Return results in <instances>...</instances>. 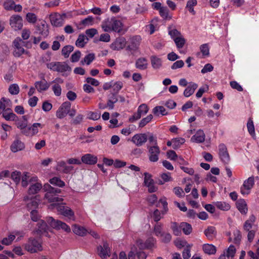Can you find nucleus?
<instances>
[{"mask_svg": "<svg viewBox=\"0 0 259 259\" xmlns=\"http://www.w3.org/2000/svg\"><path fill=\"white\" fill-rule=\"evenodd\" d=\"M44 190L47 192L45 194V198L50 202H59L63 200V199L58 196V194L60 193L61 190L57 188L52 187L49 184H46L44 186Z\"/></svg>", "mask_w": 259, "mask_h": 259, "instance_id": "nucleus-1", "label": "nucleus"}, {"mask_svg": "<svg viewBox=\"0 0 259 259\" xmlns=\"http://www.w3.org/2000/svg\"><path fill=\"white\" fill-rule=\"evenodd\" d=\"M14 46L13 55L15 57H20L23 54H26L30 56L28 51L25 50L23 47H27L28 42L23 40L19 37H16L13 41Z\"/></svg>", "mask_w": 259, "mask_h": 259, "instance_id": "nucleus-2", "label": "nucleus"}, {"mask_svg": "<svg viewBox=\"0 0 259 259\" xmlns=\"http://www.w3.org/2000/svg\"><path fill=\"white\" fill-rule=\"evenodd\" d=\"M52 208H56L57 211L61 215L72 221L75 220L74 211L68 206L65 205V203H53L51 205Z\"/></svg>", "mask_w": 259, "mask_h": 259, "instance_id": "nucleus-3", "label": "nucleus"}, {"mask_svg": "<svg viewBox=\"0 0 259 259\" xmlns=\"http://www.w3.org/2000/svg\"><path fill=\"white\" fill-rule=\"evenodd\" d=\"M47 222L53 229L60 230H62L67 233L71 231V229L65 223L60 220H55L51 217L47 218Z\"/></svg>", "mask_w": 259, "mask_h": 259, "instance_id": "nucleus-4", "label": "nucleus"}, {"mask_svg": "<svg viewBox=\"0 0 259 259\" xmlns=\"http://www.w3.org/2000/svg\"><path fill=\"white\" fill-rule=\"evenodd\" d=\"M25 249L30 253H35L42 250L41 244L38 240L33 238H30L25 244Z\"/></svg>", "mask_w": 259, "mask_h": 259, "instance_id": "nucleus-5", "label": "nucleus"}, {"mask_svg": "<svg viewBox=\"0 0 259 259\" xmlns=\"http://www.w3.org/2000/svg\"><path fill=\"white\" fill-rule=\"evenodd\" d=\"M71 108V103L65 102L62 104L56 112V116L60 119L65 117L69 113Z\"/></svg>", "mask_w": 259, "mask_h": 259, "instance_id": "nucleus-6", "label": "nucleus"}, {"mask_svg": "<svg viewBox=\"0 0 259 259\" xmlns=\"http://www.w3.org/2000/svg\"><path fill=\"white\" fill-rule=\"evenodd\" d=\"M219 155L221 161L228 164L230 160V156L227 150V147L224 144H221L219 145Z\"/></svg>", "mask_w": 259, "mask_h": 259, "instance_id": "nucleus-7", "label": "nucleus"}, {"mask_svg": "<svg viewBox=\"0 0 259 259\" xmlns=\"http://www.w3.org/2000/svg\"><path fill=\"white\" fill-rule=\"evenodd\" d=\"M149 150V159L151 162H156L159 159V155L160 152V149L157 145L148 146Z\"/></svg>", "mask_w": 259, "mask_h": 259, "instance_id": "nucleus-8", "label": "nucleus"}, {"mask_svg": "<svg viewBox=\"0 0 259 259\" xmlns=\"http://www.w3.org/2000/svg\"><path fill=\"white\" fill-rule=\"evenodd\" d=\"M148 140V136L146 134H137L132 139V142L137 146H142Z\"/></svg>", "mask_w": 259, "mask_h": 259, "instance_id": "nucleus-9", "label": "nucleus"}, {"mask_svg": "<svg viewBox=\"0 0 259 259\" xmlns=\"http://www.w3.org/2000/svg\"><path fill=\"white\" fill-rule=\"evenodd\" d=\"M37 33L42 35L44 38L46 37L49 33L48 26L45 21L39 20L36 26Z\"/></svg>", "mask_w": 259, "mask_h": 259, "instance_id": "nucleus-10", "label": "nucleus"}, {"mask_svg": "<svg viewBox=\"0 0 259 259\" xmlns=\"http://www.w3.org/2000/svg\"><path fill=\"white\" fill-rule=\"evenodd\" d=\"M254 184V177L252 176L248 178L244 182L243 185L241 188V193L243 195L248 194L249 190L253 187Z\"/></svg>", "mask_w": 259, "mask_h": 259, "instance_id": "nucleus-11", "label": "nucleus"}, {"mask_svg": "<svg viewBox=\"0 0 259 259\" xmlns=\"http://www.w3.org/2000/svg\"><path fill=\"white\" fill-rule=\"evenodd\" d=\"M98 254L102 258H106L110 255V250L107 242L103 243V246L100 245L97 247Z\"/></svg>", "mask_w": 259, "mask_h": 259, "instance_id": "nucleus-12", "label": "nucleus"}, {"mask_svg": "<svg viewBox=\"0 0 259 259\" xmlns=\"http://www.w3.org/2000/svg\"><path fill=\"white\" fill-rule=\"evenodd\" d=\"M126 39L123 37L117 38L111 45V48L113 50H120L124 48L126 45Z\"/></svg>", "mask_w": 259, "mask_h": 259, "instance_id": "nucleus-13", "label": "nucleus"}, {"mask_svg": "<svg viewBox=\"0 0 259 259\" xmlns=\"http://www.w3.org/2000/svg\"><path fill=\"white\" fill-rule=\"evenodd\" d=\"M10 24L15 31L21 29L23 25L22 17H11L10 20Z\"/></svg>", "mask_w": 259, "mask_h": 259, "instance_id": "nucleus-14", "label": "nucleus"}, {"mask_svg": "<svg viewBox=\"0 0 259 259\" xmlns=\"http://www.w3.org/2000/svg\"><path fill=\"white\" fill-rule=\"evenodd\" d=\"M71 71V67L65 62H57V66L55 71L62 73V75L67 76Z\"/></svg>", "mask_w": 259, "mask_h": 259, "instance_id": "nucleus-15", "label": "nucleus"}, {"mask_svg": "<svg viewBox=\"0 0 259 259\" xmlns=\"http://www.w3.org/2000/svg\"><path fill=\"white\" fill-rule=\"evenodd\" d=\"M37 228L34 233H36L37 235L41 236L44 233L47 232L49 230V227L48 226L46 222L44 220H40L37 224Z\"/></svg>", "mask_w": 259, "mask_h": 259, "instance_id": "nucleus-16", "label": "nucleus"}, {"mask_svg": "<svg viewBox=\"0 0 259 259\" xmlns=\"http://www.w3.org/2000/svg\"><path fill=\"white\" fill-rule=\"evenodd\" d=\"M97 161V157L91 154H86L81 157V161L85 164L93 165L96 164Z\"/></svg>", "mask_w": 259, "mask_h": 259, "instance_id": "nucleus-17", "label": "nucleus"}, {"mask_svg": "<svg viewBox=\"0 0 259 259\" xmlns=\"http://www.w3.org/2000/svg\"><path fill=\"white\" fill-rule=\"evenodd\" d=\"M12 102L9 99L6 98H2L0 100V112H3V111H10V109H11Z\"/></svg>", "mask_w": 259, "mask_h": 259, "instance_id": "nucleus-18", "label": "nucleus"}, {"mask_svg": "<svg viewBox=\"0 0 259 259\" xmlns=\"http://www.w3.org/2000/svg\"><path fill=\"white\" fill-rule=\"evenodd\" d=\"M140 37L135 36L133 37L130 40V44L127 47L126 49L128 51H136L140 44Z\"/></svg>", "mask_w": 259, "mask_h": 259, "instance_id": "nucleus-19", "label": "nucleus"}, {"mask_svg": "<svg viewBox=\"0 0 259 259\" xmlns=\"http://www.w3.org/2000/svg\"><path fill=\"white\" fill-rule=\"evenodd\" d=\"M236 207L240 212L243 214H246L248 211L247 204L243 199H240L236 203Z\"/></svg>", "mask_w": 259, "mask_h": 259, "instance_id": "nucleus-20", "label": "nucleus"}, {"mask_svg": "<svg viewBox=\"0 0 259 259\" xmlns=\"http://www.w3.org/2000/svg\"><path fill=\"white\" fill-rule=\"evenodd\" d=\"M0 115L7 121H16L18 117L17 115L13 112L11 109H10V111H3L2 113L0 112Z\"/></svg>", "mask_w": 259, "mask_h": 259, "instance_id": "nucleus-21", "label": "nucleus"}, {"mask_svg": "<svg viewBox=\"0 0 259 259\" xmlns=\"http://www.w3.org/2000/svg\"><path fill=\"white\" fill-rule=\"evenodd\" d=\"M112 31L120 33L122 30V23L119 20L111 18L110 21Z\"/></svg>", "mask_w": 259, "mask_h": 259, "instance_id": "nucleus-22", "label": "nucleus"}, {"mask_svg": "<svg viewBox=\"0 0 259 259\" xmlns=\"http://www.w3.org/2000/svg\"><path fill=\"white\" fill-rule=\"evenodd\" d=\"M44 81H36L34 83L35 88L38 92L40 93L42 91H47L50 87V84L47 82V81L45 79H44Z\"/></svg>", "mask_w": 259, "mask_h": 259, "instance_id": "nucleus-23", "label": "nucleus"}, {"mask_svg": "<svg viewBox=\"0 0 259 259\" xmlns=\"http://www.w3.org/2000/svg\"><path fill=\"white\" fill-rule=\"evenodd\" d=\"M205 137L203 131L199 130L192 137L191 140L196 143H202L205 140Z\"/></svg>", "mask_w": 259, "mask_h": 259, "instance_id": "nucleus-24", "label": "nucleus"}, {"mask_svg": "<svg viewBox=\"0 0 259 259\" xmlns=\"http://www.w3.org/2000/svg\"><path fill=\"white\" fill-rule=\"evenodd\" d=\"M107 101L108 106L109 109L112 110L114 108V104L118 101V94L115 93H112L108 96Z\"/></svg>", "mask_w": 259, "mask_h": 259, "instance_id": "nucleus-25", "label": "nucleus"}, {"mask_svg": "<svg viewBox=\"0 0 259 259\" xmlns=\"http://www.w3.org/2000/svg\"><path fill=\"white\" fill-rule=\"evenodd\" d=\"M148 60L144 57L138 58L136 62V67L137 68L140 70H145L148 67Z\"/></svg>", "mask_w": 259, "mask_h": 259, "instance_id": "nucleus-26", "label": "nucleus"}, {"mask_svg": "<svg viewBox=\"0 0 259 259\" xmlns=\"http://www.w3.org/2000/svg\"><path fill=\"white\" fill-rule=\"evenodd\" d=\"M198 85L194 82H190L189 85L186 88L184 92V95L186 97H189L194 93L197 88Z\"/></svg>", "mask_w": 259, "mask_h": 259, "instance_id": "nucleus-27", "label": "nucleus"}, {"mask_svg": "<svg viewBox=\"0 0 259 259\" xmlns=\"http://www.w3.org/2000/svg\"><path fill=\"white\" fill-rule=\"evenodd\" d=\"M89 38L83 34H80L76 40L75 45L77 47L83 48L88 42Z\"/></svg>", "mask_w": 259, "mask_h": 259, "instance_id": "nucleus-28", "label": "nucleus"}, {"mask_svg": "<svg viewBox=\"0 0 259 259\" xmlns=\"http://www.w3.org/2000/svg\"><path fill=\"white\" fill-rule=\"evenodd\" d=\"M73 231L75 234L81 236H85L88 233V230L85 228L77 225L73 226Z\"/></svg>", "mask_w": 259, "mask_h": 259, "instance_id": "nucleus-29", "label": "nucleus"}, {"mask_svg": "<svg viewBox=\"0 0 259 259\" xmlns=\"http://www.w3.org/2000/svg\"><path fill=\"white\" fill-rule=\"evenodd\" d=\"M204 234L209 240H212L217 234L215 228L213 226H209L204 231Z\"/></svg>", "mask_w": 259, "mask_h": 259, "instance_id": "nucleus-30", "label": "nucleus"}, {"mask_svg": "<svg viewBox=\"0 0 259 259\" xmlns=\"http://www.w3.org/2000/svg\"><path fill=\"white\" fill-rule=\"evenodd\" d=\"M24 148L23 143L19 140L15 141L11 146V150L13 152H16Z\"/></svg>", "mask_w": 259, "mask_h": 259, "instance_id": "nucleus-31", "label": "nucleus"}, {"mask_svg": "<svg viewBox=\"0 0 259 259\" xmlns=\"http://www.w3.org/2000/svg\"><path fill=\"white\" fill-rule=\"evenodd\" d=\"M150 60L152 66L154 69H158L162 65L161 59L156 56H151Z\"/></svg>", "mask_w": 259, "mask_h": 259, "instance_id": "nucleus-32", "label": "nucleus"}, {"mask_svg": "<svg viewBox=\"0 0 259 259\" xmlns=\"http://www.w3.org/2000/svg\"><path fill=\"white\" fill-rule=\"evenodd\" d=\"M90 12H92L94 15H100L102 14L101 9L99 8H94L89 10L80 11L79 13L77 14H74L73 15H88Z\"/></svg>", "mask_w": 259, "mask_h": 259, "instance_id": "nucleus-33", "label": "nucleus"}, {"mask_svg": "<svg viewBox=\"0 0 259 259\" xmlns=\"http://www.w3.org/2000/svg\"><path fill=\"white\" fill-rule=\"evenodd\" d=\"M94 17H87L80 22L78 27L79 29H82L83 27L93 25L94 24Z\"/></svg>", "mask_w": 259, "mask_h": 259, "instance_id": "nucleus-34", "label": "nucleus"}, {"mask_svg": "<svg viewBox=\"0 0 259 259\" xmlns=\"http://www.w3.org/2000/svg\"><path fill=\"white\" fill-rule=\"evenodd\" d=\"M204 252L208 254H214L216 252V247L212 245L209 244H205L202 247Z\"/></svg>", "mask_w": 259, "mask_h": 259, "instance_id": "nucleus-35", "label": "nucleus"}, {"mask_svg": "<svg viewBox=\"0 0 259 259\" xmlns=\"http://www.w3.org/2000/svg\"><path fill=\"white\" fill-rule=\"evenodd\" d=\"M180 228L183 230L185 235H189L192 231L191 225L186 222H182L180 224Z\"/></svg>", "mask_w": 259, "mask_h": 259, "instance_id": "nucleus-36", "label": "nucleus"}, {"mask_svg": "<svg viewBox=\"0 0 259 259\" xmlns=\"http://www.w3.org/2000/svg\"><path fill=\"white\" fill-rule=\"evenodd\" d=\"M42 188L41 184L38 183H36L34 184L31 185L28 189V194L29 195L35 194L38 192V191Z\"/></svg>", "mask_w": 259, "mask_h": 259, "instance_id": "nucleus-37", "label": "nucleus"}, {"mask_svg": "<svg viewBox=\"0 0 259 259\" xmlns=\"http://www.w3.org/2000/svg\"><path fill=\"white\" fill-rule=\"evenodd\" d=\"M174 40L178 49L183 48L186 43V40L182 35L175 37Z\"/></svg>", "mask_w": 259, "mask_h": 259, "instance_id": "nucleus-38", "label": "nucleus"}, {"mask_svg": "<svg viewBox=\"0 0 259 259\" xmlns=\"http://www.w3.org/2000/svg\"><path fill=\"white\" fill-rule=\"evenodd\" d=\"M52 24L56 27L61 26L63 24V17H50Z\"/></svg>", "mask_w": 259, "mask_h": 259, "instance_id": "nucleus-39", "label": "nucleus"}, {"mask_svg": "<svg viewBox=\"0 0 259 259\" xmlns=\"http://www.w3.org/2000/svg\"><path fill=\"white\" fill-rule=\"evenodd\" d=\"M74 47L71 45H67L64 47L62 49V55L65 58H68L69 56L70 53L73 51Z\"/></svg>", "mask_w": 259, "mask_h": 259, "instance_id": "nucleus-40", "label": "nucleus"}, {"mask_svg": "<svg viewBox=\"0 0 259 259\" xmlns=\"http://www.w3.org/2000/svg\"><path fill=\"white\" fill-rule=\"evenodd\" d=\"M38 127L42 128V125L39 123H34L32 126H29L31 137H32L38 133Z\"/></svg>", "mask_w": 259, "mask_h": 259, "instance_id": "nucleus-41", "label": "nucleus"}, {"mask_svg": "<svg viewBox=\"0 0 259 259\" xmlns=\"http://www.w3.org/2000/svg\"><path fill=\"white\" fill-rule=\"evenodd\" d=\"M49 182L51 184L60 187H63L65 186V183L58 177H54L51 179Z\"/></svg>", "mask_w": 259, "mask_h": 259, "instance_id": "nucleus-42", "label": "nucleus"}, {"mask_svg": "<svg viewBox=\"0 0 259 259\" xmlns=\"http://www.w3.org/2000/svg\"><path fill=\"white\" fill-rule=\"evenodd\" d=\"M170 228L175 235L180 236L181 234V229L180 228V226L179 227L177 223L172 222Z\"/></svg>", "mask_w": 259, "mask_h": 259, "instance_id": "nucleus-43", "label": "nucleus"}, {"mask_svg": "<svg viewBox=\"0 0 259 259\" xmlns=\"http://www.w3.org/2000/svg\"><path fill=\"white\" fill-rule=\"evenodd\" d=\"M153 113L155 115H159L160 113L162 115H165L167 114L165 112V109L162 106H156L153 109Z\"/></svg>", "mask_w": 259, "mask_h": 259, "instance_id": "nucleus-44", "label": "nucleus"}, {"mask_svg": "<svg viewBox=\"0 0 259 259\" xmlns=\"http://www.w3.org/2000/svg\"><path fill=\"white\" fill-rule=\"evenodd\" d=\"M215 205L217 208L222 210L226 211L230 208V205L225 202H217Z\"/></svg>", "mask_w": 259, "mask_h": 259, "instance_id": "nucleus-45", "label": "nucleus"}, {"mask_svg": "<svg viewBox=\"0 0 259 259\" xmlns=\"http://www.w3.org/2000/svg\"><path fill=\"white\" fill-rule=\"evenodd\" d=\"M158 21V19L157 18H155L152 19L151 21V23L149 25L146 26L147 29H150V34H153L155 31V28L157 26V22Z\"/></svg>", "mask_w": 259, "mask_h": 259, "instance_id": "nucleus-46", "label": "nucleus"}, {"mask_svg": "<svg viewBox=\"0 0 259 259\" xmlns=\"http://www.w3.org/2000/svg\"><path fill=\"white\" fill-rule=\"evenodd\" d=\"M185 140L184 138H175L173 139L172 148L174 149H177L184 143Z\"/></svg>", "mask_w": 259, "mask_h": 259, "instance_id": "nucleus-47", "label": "nucleus"}, {"mask_svg": "<svg viewBox=\"0 0 259 259\" xmlns=\"http://www.w3.org/2000/svg\"><path fill=\"white\" fill-rule=\"evenodd\" d=\"M20 89L18 85L14 83L10 85L9 88V92L11 95H16L19 94Z\"/></svg>", "mask_w": 259, "mask_h": 259, "instance_id": "nucleus-48", "label": "nucleus"}, {"mask_svg": "<svg viewBox=\"0 0 259 259\" xmlns=\"http://www.w3.org/2000/svg\"><path fill=\"white\" fill-rule=\"evenodd\" d=\"M197 4L196 0H190L187 2L186 8L191 12V15H194L195 13L193 10V7L196 6Z\"/></svg>", "mask_w": 259, "mask_h": 259, "instance_id": "nucleus-49", "label": "nucleus"}, {"mask_svg": "<svg viewBox=\"0 0 259 259\" xmlns=\"http://www.w3.org/2000/svg\"><path fill=\"white\" fill-rule=\"evenodd\" d=\"M153 118V115L152 114L148 115L146 117L143 118L139 122V127H143L148 123L151 121Z\"/></svg>", "mask_w": 259, "mask_h": 259, "instance_id": "nucleus-50", "label": "nucleus"}, {"mask_svg": "<svg viewBox=\"0 0 259 259\" xmlns=\"http://www.w3.org/2000/svg\"><path fill=\"white\" fill-rule=\"evenodd\" d=\"M83 115L80 114H78L75 117V118L72 119L71 120L70 123L73 125H77L80 124L82 122V121L83 120Z\"/></svg>", "mask_w": 259, "mask_h": 259, "instance_id": "nucleus-51", "label": "nucleus"}, {"mask_svg": "<svg viewBox=\"0 0 259 259\" xmlns=\"http://www.w3.org/2000/svg\"><path fill=\"white\" fill-rule=\"evenodd\" d=\"M95 59V54L94 53H90L85 56L83 61H81V63L83 64L84 62L87 65H90Z\"/></svg>", "mask_w": 259, "mask_h": 259, "instance_id": "nucleus-52", "label": "nucleus"}, {"mask_svg": "<svg viewBox=\"0 0 259 259\" xmlns=\"http://www.w3.org/2000/svg\"><path fill=\"white\" fill-rule=\"evenodd\" d=\"M162 225L160 223L156 224L154 227V233L156 236H160L162 232Z\"/></svg>", "mask_w": 259, "mask_h": 259, "instance_id": "nucleus-53", "label": "nucleus"}, {"mask_svg": "<svg viewBox=\"0 0 259 259\" xmlns=\"http://www.w3.org/2000/svg\"><path fill=\"white\" fill-rule=\"evenodd\" d=\"M247 127L249 133L251 135H254L255 134L254 127L253 122L251 118H249L247 123Z\"/></svg>", "mask_w": 259, "mask_h": 259, "instance_id": "nucleus-54", "label": "nucleus"}, {"mask_svg": "<svg viewBox=\"0 0 259 259\" xmlns=\"http://www.w3.org/2000/svg\"><path fill=\"white\" fill-rule=\"evenodd\" d=\"M88 118L89 119L97 120L100 118L101 114L97 112H92L90 111L88 114Z\"/></svg>", "mask_w": 259, "mask_h": 259, "instance_id": "nucleus-55", "label": "nucleus"}, {"mask_svg": "<svg viewBox=\"0 0 259 259\" xmlns=\"http://www.w3.org/2000/svg\"><path fill=\"white\" fill-rule=\"evenodd\" d=\"M161 237V242L164 243H169L171 240L172 236L171 234L169 233H163L161 234L160 236Z\"/></svg>", "mask_w": 259, "mask_h": 259, "instance_id": "nucleus-56", "label": "nucleus"}, {"mask_svg": "<svg viewBox=\"0 0 259 259\" xmlns=\"http://www.w3.org/2000/svg\"><path fill=\"white\" fill-rule=\"evenodd\" d=\"M123 87V83L121 81H118L112 83V87L114 93L118 94V92Z\"/></svg>", "mask_w": 259, "mask_h": 259, "instance_id": "nucleus-57", "label": "nucleus"}, {"mask_svg": "<svg viewBox=\"0 0 259 259\" xmlns=\"http://www.w3.org/2000/svg\"><path fill=\"white\" fill-rule=\"evenodd\" d=\"M235 252L236 249L235 247L233 245H230L227 250L226 254L225 255L228 258L233 257L235 255Z\"/></svg>", "mask_w": 259, "mask_h": 259, "instance_id": "nucleus-58", "label": "nucleus"}, {"mask_svg": "<svg viewBox=\"0 0 259 259\" xmlns=\"http://www.w3.org/2000/svg\"><path fill=\"white\" fill-rule=\"evenodd\" d=\"M30 202L27 203V205L28 207L33 206L34 207H36L38 206L40 200L37 198V196H36L34 198H30Z\"/></svg>", "mask_w": 259, "mask_h": 259, "instance_id": "nucleus-59", "label": "nucleus"}, {"mask_svg": "<svg viewBox=\"0 0 259 259\" xmlns=\"http://www.w3.org/2000/svg\"><path fill=\"white\" fill-rule=\"evenodd\" d=\"M21 176V172L15 171L12 173L11 178L15 183H18L20 181Z\"/></svg>", "mask_w": 259, "mask_h": 259, "instance_id": "nucleus-60", "label": "nucleus"}, {"mask_svg": "<svg viewBox=\"0 0 259 259\" xmlns=\"http://www.w3.org/2000/svg\"><path fill=\"white\" fill-rule=\"evenodd\" d=\"M15 3L12 0H6L4 3V7L7 10H12Z\"/></svg>", "mask_w": 259, "mask_h": 259, "instance_id": "nucleus-61", "label": "nucleus"}, {"mask_svg": "<svg viewBox=\"0 0 259 259\" xmlns=\"http://www.w3.org/2000/svg\"><path fill=\"white\" fill-rule=\"evenodd\" d=\"M15 238V235H10L8 237L4 238L2 240V243L6 245H10Z\"/></svg>", "mask_w": 259, "mask_h": 259, "instance_id": "nucleus-62", "label": "nucleus"}, {"mask_svg": "<svg viewBox=\"0 0 259 259\" xmlns=\"http://www.w3.org/2000/svg\"><path fill=\"white\" fill-rule=\"evenodd\" d=\"M149 108L147 105L145 104L140 105L138 108V111L141 113L142 115H145L148 112Z\"/></svg>", "mask_w": 259, "mask_h": 259, "instance_id": "nucleus-63", "label": "nucleus"}, {"mask_svg": "<svg viewBox=\"0 0 259 259\" xmlns=\"http://www.w3.org/2000/svg\"><path fill=\"white\" fill-rule=\"evenodd\" d=\"M190 247L191 246L189 245L186 248L184 249L182 253V255L184 259H189L190 257Z\"/></svg>", "mask_w": 259, "mask_h": 259, "instance_id": "nucleus-64", "label": "nucleus"}]
</instances>
